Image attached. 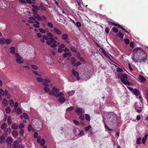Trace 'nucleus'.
I'll list each match as a JSON object with an SVG mask.
<instances>
[{
  "mask_svg": "<svg viewBox=\"0 0 148 148\" xmlns=\"http://www.w3.org/2000/svg\"><path fill=\"white\" fill-rule=\"evenodd\" d=\"M118 77L120 78L121 82L125 85L130 86L131 83L127 80L128 78L127 75L126 73L122 74H118Z\"/></svg>",
  "mask_w": 148,
  "mask_h": 148,
  "instance_id": "obj_1",
  "label": "nucleus"
},
{
  "mask_svg": "<svg viewBox=\"0 0 148 148\" xmlns=\"http://www.w3.org/2000/svg\"><path fill=\"white\" fill-rule=\"evenodd\" d=\"M108 23L110 25H112L114 26H115L118 27L119 28H120V29H121L123 30L126 33L129 34V33L128 32V31H127L126 29L122 26H121L120 25L117 24L116 23H115L114 22H110V21H108Z\"/></svg>",
  "mask_w": 148,
  "mask_h": 148,
  "instance_id": "obj_2",
  "label": "nucleus"
},
{
  "mask_svg": "<svg viewBox=\"0 0 148 148\" xmlns=\"http://www.w3.org/2000/svg\"><path fill=\"white\" fill-rule=\"evenodd\" d=\"M15 57L16 58V61L18 63L21 64L24 62L22 58L18 53H16L15 54Z\"/></svg>",
  "mask_w": 148,
  "mask_h": 148,
  "instance_id": "obj_3",
  "label": "nucleus"
},
{
  "mask_svg": "<svg viewBox=\"0 0 148 148\" xmlns=\"http://www.w3.org/2000/svg\"><path fill=\"white\" fill-rule=\"evenodd\" d=\"M60 92V90L59 89L57 88L56 86H53L52 88V90L49 93V95H51L52 96H55V93L57 94Z\"/></svg>",
  "mask_w": 148,
  "mask_h": 148,
  "instance_id": "obj_4",
  "label": "nucleus"
},
{
  "mask_svg": "<svg viewBox=\"0 0 148 148\" xmlns=\"http://www.w3.org/2000/svg\"><path fill=\"white\" fill-rule=\"evenodd\" d=\"M142 54L140 56V59L139 60V62L140 63H141L143 62H145L147 60V54L143 52H141Z\"/></svg>",
  "mask_w": 148,
  "mask_h": 148,
  "instance_id": "obj_5",
  "label": "nucleus"
},
{
  "mask_svg": "<svg viewBox=\"0 0 148 148\" xmlns=\"http://www.w3.org/2000/svg\"><path fill=\"white\" fill-rule=\"evenodd\" d=\"M11 130L10 127L7 128L4 131V133L2 134L4 135L3 136L5 137V139L6 136L11 133Z\"/></svg>",
  "mask_w": 148,
  "mask_h": 148,
  "instance_id": "obj_6",
  "label": "nucleus"
},
{
  "mask_svg": "<svg viewBox=\"0 0 148 148\" xmlns=\"http://www.w3.org/2000/svg\"><path fill=\"white\" fill-rule=\"evenodd\" d=\"M72 73L73 75L76 77L77 80H79V77L78 73L74 69L72 70Z\"/></svg>",
  "mask_w": 148,
  "mask_h": 148,
  "instance_id": "obj_7",
  "label": "nucleus"
},
{
  "mask_svg": "<svg viewBox=\"0 0 148 148\" xmlns=\"http://www.w3.org/2000/svg\"><path fill=\"white\" fill-rule=\"evenodd\" d=\"M143 50L141 48L139 47L136 48L134 49L133 51V52L134 53H137L138 51L140 53L143 52Z\"/></svg>",
  "mask_w": 148,
  "mask_h": 148,
  "instance_id": "obj_8",
  "label": "nucleus"
},
{
  "mask_svg": "<svg viewBox=\"0 0 148 148\" xmlns=\"http://www.w3.org/2000/svg\"><path fill=\"white\" fill-rule=\"evenodd\" d=\"M29 19L30 20H28V22L30 23L33 24L34 23V22L33 21H35L36 20L34 16H31L29 17Z\"/></svg>",
  "mask_w": 148,
  "mask_h": 148,
  "instance_id": "obj_9",
  "label": "nucleus"
},
{
  "mask_svg": "<svg viewBox=\"0 0 148 148\" xmlns=\"http://www.w3.org/2000/svg\"><path fill=\"white\" fill-rule=\"evenodd\" d=\"M133 93L134 95L137 96L140 94V92L138 90L135 88L133 90Z\"/></svg>",
  "mask_w": 148,
  "mask_h": 148,
  "instance_id": "obj_10",
  "label": "nucleus"
},
{
  "mask_svg": "<svg viewBox=\"0 0 148 148\" xmlns=\"http://www.w3.org/2000/svg\"><path fill=\"white\" fill-rule=\"evenodd\" d=\"M3 134H2L1 136H0V143L3 144L4 143L5 140V137L3 136Z\"/></svg>",
  "mask_w": 148,
  "mask_h": 148,
  "instance_id": "obj_11",
  "label": "nucleus"
},
{
  "mask_svg": "<svg viewBox=\"0 0 148 148\" xmlns=\"http://www.w3.org/2000/svg\"><path fill=\"white\" fill-rule=\"evenodd\" d=\"M5 140L6 142L8 143H9V142L12 143L13 142V138L11 137H8Z\"/></svg>",
  "mask_w": 148,
  "mask_h": 148,
  "instance_id": "obj_12",
  "label": "nucleus"
},
{
  "mask_svg": "<svg viewBox=\"0 0 148 148\" xmlns=\"http://www.w3.org/2000/svg\"><path fill=\"white\" fill-rule=\"evenodd\" d=\"M66 101V99L63 97L61 96L59 98V101L61 103H63Z\"/></svg>",
  "mask_w": 148,
  "mask_h": 148,
  "instance_id": "obj_13",
  "label": "nucleus"
},
{
  "mask_svg": "<svg viewBox=\"0 0 148 148\" xmlns=\"http://www.w3.org/2000/svg\"><path fill=\"white\" fill-rule=\"evenodd\" d=\"M54 30L55 33L57 34L60 35L62 34L61 31L56 28H54Z\"/></svg>",
  "mask_w": 148,
  "mask_h": 148,
  "instance_id": "obj_14",
  "label": "nucleus"
},
{
  "mask_svg": "<svg viewBox=\"0 0 148 148\" xmlns=\"http://www.w3.org/2000/svg\"><path fill=\"white\" fill-rule=\"evenodd\" d=\"M9 49L10 50V52L13 54H15L16 53H15V48L14 47H10Z\"/></svg>",
  "mask_w": 148,
  "mask_h": 148,
  "instance_id": "obj_15",
  "label": "nucleus"
},
{
  "mask_svg": "<svg viewBox=\"0 0 148 148\" xmlns=\"http://www.w3.org/2000/svg\"><path fill=\"white\" fill-rule=\"evenodd\" d=\"M101 50L103 52V53L104 55L107 58H109V56L108 54L109 53L107 52L105 50H104L102 48H100Z\"/></svg>",
  "mask_w": 148,
  "mask_h": 148,
  "instance_id": "obj_16",
  "label": "nucleus"
},
{
  "mask_svg": "<svg viewBox=\"0 0 148 148\" xmlns=\"http://www.w3.org/2000/svg\"><path fill=\"white\" fill-rule=\"evenodd\" d=\"M12 135L14 137H17L18 135V132L17 131H13L12 132Z\"/></svg>",
  "mask_w": 148,
  "mask_h": 148,
  "instance_id": "obj_17",
  "label": "nucleus"
},
{
  "mask_svg": "<svg viewBox=\"0 0 148 148\" xmlns=\"http://www.w3.org/2000/svg\"><path fill=\"white\" fill-rule=\"evenodd\" d=\"M7 125L6 123H3L1 126V129L2 130H4L7 127Z\"/></svg>",
  "mask_w": 148,
  "mask_h": 148,
  "instance_id": "obj_18",
  "label": "nucleus"
},
{
  "mask_svg": "<svg viewBox=\"0 0 148 148\" xmlns=\"http://www.w3.org/2000/svg\"><path fill=\"white\" fill-rule=\"evenodd\" d=\"M23 117L25 119H27L28 118V116L27 113H23V114L21 115L20 118L21 119H22Z\"/></svg>",
  "mask_w": 148,
  "mask_h": 148,
  "instance_id": "obj_19",
  "label": "nucleus"
},
{
  "mask_svg": "<svg viewBox=\"0 0 148 148\" xmlns=\"http://www.w3.org/2000/svg\"><path fill=\"white\" fill-rule=\"evenodd\" d=\"M34 16L35 18L36 19H37L38 21H40L42 20V17L38 14L36 15H34Z\"/></svg>",
  "mask_w": 148,
  "mask_h": 148,
  "instance_id": "obj_20",
  "label": "nucleus"
},
{
  "mask_svg": "<svg viewBox=\"0 0 148 148\" xmlns=\"http://www.w3.org/2000/svg\"><path fill=\"white\" fill-rule=\"evenodd\" d=\"M18 142L17 140H15L13 143V147L14 148H18Z\"/></svg>",
  "mask_w": 148,
  "mask_h": 148,
  "instance_id": "obj_21",
  "label": "nucleus"
},
{
  "mask_svg": "<svg viewBox=\"0 0 148 148\" xmlns=\"http://www.w3.org/2000/svg\"><path fill=\"white\" fill-rule=\"evenodd\" d=\"M68 38V35L66 34H63L62 36V38L64 40H66Z\"/></svg>",
  "mask_w": 148,
  "mask_h": 148,
  "instance_id": "obj_22",
  "label": "nucleus"
},
{
  "mask_svg": "<svg viewBox=\"0 0 148 148\" xmlns=\"http://www.w3.org/2000/svg\"><path fill=\"white\" fill-rule=\"evenodd\" d=\"M45 143V141L44 138L42 139L41 141L39 143V144H40V145L42 147L44 146Z\"/></svg>",
  "mask_w": 148,
  "mask_h": 148,
  "instance_id": "obj_23",
  "label": "nucleus"
},
{
  "mask_svg": "<svg viewBox=\"0 0 148 148\" xmlns=\"http://www.w3.org/2000/svg\"><path fill=\"white\" fill-rule=\"evenodd\" d=\"M2 103L4 106H6L8 104V101L6 99H4L2 101Z\"/></svg>",
  "mask_w": 148,
  "mask_h": 148,
  "instance_id": "obj_24",
  "label": "nucleus"
},
{
  "mask_svg": "<svg viewBox=\"0 0 148 148\" xmlns=\"http://www.w3.org/2000/svg\"><path fill=\"white\" fill-rule=\"evenodd\" d=\"M71 55L70 52H65L62 55V57L64 58H66L68 56Z\"/></svg>",
  "mask_w": 148,
  "mask_h": 148,
  "instance_id": "obj_25",
  "label": "nucleus"
},
{
  "mask_svg": "<svg viewBox=\"0 0 148 148\" xmlns=\"http://www.w3.org/2000/svg\"><path fill=\"white\" fill-rule=\"evenodd\" d=\"M139 80L142 82H144L146 81V79L141 75H139Z\"/></svg>",
  "mask_w": 148,
  "mask_h": 148,
  "instance_id": "obj_26",
  "label": "nucleus"
},
{
  "mask_svg": "<svg viewBox=\"0 0 148 148\" xmlns=\"http://www.w3.org/2000/svg\"><path fill=\"white\" fill-rule=\"evenodd\" d=\"M18 126L16 123H14L12 124V128L14 130H16L17 129Z\"/></svg>",
  "mask_w": 148,
  "mask_h": 148,
  "instance_id": "obj_27",
  "label": "nucleus"
},
{
  "mask_svg": "<svg viewBox=\"0 0 148 148\" xmlns=\"http://www.w3.org/2000/svg\"><path fill=\"white\" fill-rule=\"evenodd\" d=\"M75 112L77 113V114H81L82 113V111L81 110L77 108L75 110Z\"/></svg>",
  "mask_w": 148,
  "mask_h": 148,
  "instance_id": "obj_28",
  "label": "nucleus"
},
{
  "mask_svg": "<svg viewBox=\"0 0 148 148\" xmlns=\"http://www.w3.org/2000/svg\"><path fill=\"white\" fill-rule=\"evenodd\" d=\"M48 40H49L50 41L52 42V43L53 42L57 43V41L55 40V38L53 37H49Z\"/></svg>",
  "mask_w": 148,
  "mask_h": 148,
  "instance_id": "obj_29",
  "label": "nucleus"
},
{
  "mask_svg": "<svg viewBox=\"0 0 148 148\" xmlns=\"http://www.w3.org/2000/svg\"><path fill=\"white\" fill-rule=\"evenodd\" d=\"M117 35L119 38H121V39L123 38L124 35L121 32H118Z\"/></svg>",
  "mask_w": 148,
  "mask_h": 148,
  "instance_id": "obj_30",
  "label": "nucleus"
},
{
  "mask_svg": "<svg viewBox=\"0 0 148 148\" xmlns=\"http://www.w3.org/2000/svg\"><path fill=\"white\" fill-rule=\"evenodd\" d=\"M8 124L9 125H10L12 123V120L11 119V117L10 116H8L7 120Z\"/></svg>",
  "mask_w": 148,
  "mask_h": 148,
  "instance_id": "obj_31",
  "label": "nucleus"
},
{
  "mask_svg": "<svg viewBox=\"0 0 148 148\" xmlns=\"http://www.w3.org/2000/svg\"><path fill=\"white\" fill-rule=\"evenodd\" d=\"M44 89L45 91V92L46 93H47L48 92H50L51 90H49V88L47 87H45L44 88Z\"/></svg>",
  "mask_w": 148,
  "mask_h": 148,
  "instance_id": "obj_32",
  "label": "nucleus"
},
{
  "mask_svg": "<svg viewBox=\"0 0 148 148\" xmlns=\"http://www.w3.org/2000/svg\"><path fill=\"white\" fill-rule=\"evenodd\" d=\"M6 112L7 114H9L10 112V108L9 107H7L5 109Z\"/></svg>",
  "mask_w": 148,
  "mask_h": 148,
  "instance_id": "obj_33",
  "label": "nucleus"
},
{
  "mask_svg": "<svg viewBox=\"0 0 148 148\" xmlns=\"http://www.w3.org/2000/svg\"><path fill=\"white\" fill-rule=\"evenodd\" d=\"M16 113L18 114H21L22 112V110L20 107H18L16 110Z\"/></svg>",
  "mask_w": 148,
  "mask_h": 148,
  "instance_id": "obj_34",
  "label": "nucleus"
},
{
  "mask_svg": "<svg viewBox=\"0 0 148 148\" xmlns=\"http://www.w3.org/2000/svg\"><path fill=\"white\" fill-rule=\"evenodd\" d=\"M44 81H45V82L47 83H49L51 82L50 79L47 77H45L44 79H43Z\"/></svg>",
  "mask_w": 148,
  "mask_h": 148,
  "instance_id": "obj_35",
  "label": "nucleus"
},
{
  "mask_svg": "<svg viewBox=\"0 0 148 148\" xmlns=\"http://www.w3.org/2000/svg\"><path fill=\"white\" fill-rule=\"evenodd\" d=\"M75 93V91L74 90H72L70 92H67V94L68 95H69L70 96H72Z\"/></svg>",
  "mask_w": 148,
  "mask_h": 148,
  "instance_id": "obj_36",
  "label": "nucleus"
},
{
  "mask_svg": "<svg viewBox=\"0 0 148 148\" xmlns=\"http://www.w3.org/2000/svg\"><path fill=\"white\" fill-rule=\"evenodd\" d=\"M32 7L33 8L32 9H34V10H38L39 9V8L36 5H32Z\"/></svg>",
  "mask_w": 148,
  "mask_h": 148,
  "instance_id": "obj_37",
  "label": "nucleus"
},
{
  "mask_svg": "<svg viewBox=\"0 0 148 148\" xmlns=\"http://www.w3.org/2000/svg\"><path fill=\"white\" fill-rule=\"evenodd\" d=\"M32 11L33 12V16L34 15H36L38 14V12H37L38 10H34V9H32Z\"/></svg>",
  "mask_w": 148,
  "mask_h": 148,
  "instance_id": "obj_38",
  "label": "nucleus"
},
{
  "mask_svg": "<svg viewBox=\"0 0 148 148\" xmlns=\"http://www.w3.org/2000/svg\"><path fill=\"white\" fill-rule=\"evenodd\" d=\"M74 108L73 106H71L67 108L66 109V111H71L73 110L74 109Z\"/></svg>",
  "mask_w": 148,
  "mask_h": 148,
  "instance_id": "obj_39",
  "label": "nucleus"
},
{
  "mask_svg": "<svg viewBox=\"0 0 148 148\" xmlns=\"http://www.w3.org/2000/svg\"><path fill=\"white\" fill-rule=\"evenodd\" d=\"M5 42L6 44L8 45L12 42V40L10 39H8L5 40Z\"/></svg>",
  "mask_w": 148,
  "mask_h": 148,
  "instance_id": "obj_40",
  "label": "nucleus"
},
{
  "mask_svg": "<svg viewBox=\"0 0 148 148\" xmlns=\"http://www.w3.org/2000/svg\"><path fill=\"white\" fill-rule=\"evenodd\" d=\"M14 105V103L13 101L11 99L10 101V105L12 107H13Z\"/></svg>",
  "mask_w": 148,
  "mask_h": 148,
  "instance_id": "obj_41",
  "label": "nucleus"
},
{
  "mask_svg": "<svg viewBox=\"0 0 148 148\" xmlns=\"http://www.w3.org/2000/svg\"><path fill=\"white\" fill-rule=\"evenodd\" d=\"M71 61L72 64H74L76 62V60L74 57H72L71 59Z\"/></svg>",
  "mask_w": 148,
  "mask_h": 148,
  "instance_id": "obj_42",
  "label": "nucleus"
},
{
  "mask_svg": "<svg viewBox=\"0 0 148 148\" xmlns=\"http://www.w3.org/2000/svg\"><path fill=\"white\" fill-rule=\"evenodd\" d=\"M24 132H25L24 130H23V129H21V130H20L19 131V134H20V135L21 136H23V134L24 133Z\"/></svg>",
  "mask_w": 148,
  "mask_h": 148,
  "instance_id": "obj_43",
  "label": "nucleus"
},
{
  "mask_svg": "<svg viewBox=\"0 0 148 148\" xmlns=\"http://www.w3.org/2000/svg\"><path fill=\"white\" fill-rule=\"evenodd\" d=\"M0 94L2 96H3L5 95V92L1 89H0Z\"/></svg>",
  "mask_w": 148,
  "mask_h": 148,
  "instance_id": "obj_44",
  "label": "nucleus"
},
{
  "mask_svg": "<svg viewBox=\"0 0 148 148\" xmlns=\"http://www.w3.org/2000/svg\"><path fill=\"white\" fill-rule=\"evenodd\" d=\"M85 119H86V120L87 121H90V118L89 115L87 114H86Z\"/></svg>",
  "mask_w": 148,
  "mask_h": 148,
  "instance_id": "obj_45",
  "label": "nucleus"
},
{
  "mask_svg": "<svg viewBox=\"0 0 148 148\" xmlns=\"http://www.w3.org/2000/svg\"><path fill=\"white\" fill-rule=\"evenodd\" d=\"M112 30L115 33H117L118 32V29L115 27H113L112 29Z\"/></svg>",
  "mask_w": 148,
  "mask_h": 148,
  "instance_id": "obj_46",
  "label": "nucleus"
},
{
  "mask_svg": "<svg viewBox=\"0 0 148 148\" xmlns=\"http://www.w3.org/2000/svg\"><path fill=\"white\" fill-rule=\"evenodd\" d=\"M56 43L53 42L52 43L50 46L52 48H55L57 46V45L56 44Z\"/></svg>",
  "mask_w": 148,
  "mask_h": 148,
  "instance_id": "obj_47",
  "label": "nucleus"
},
{
  "mask_svg": "<svg viewBox=\"0 0 148 148\" xmlns=\"http://www.w3.org/2000/svg\"><path fill=\"white\" fill-rule=\"evenodd\" d=\"M141 138H137L136 141V143L137 144L139 145L141 144Z\"/></svg>",
  "mask_w": 148,
  "mask_h": 148,
  "instance_id": "obj_48",
  "label": "nucleus"
},
{
  "mask_svg": "<svg viewBox=\"0 0 148 148\" xmlns=\"http://www.w3.org/2000/svg\"><path fill=\"white\" fill-rule=\"evenodd\" d=\"M25 126L24 124L23 123H21L20 124L19 126V128L20 129H21L24 127Z\"/></svg>",
  "mask_w": 148,
  "mask_h": 148,
  "instance_id": "obj_49",
  "label": "nucleus"
},
{
  "mask_svg": "<svg viewBox=\"0 0 148 148\" xmlns=\"http://www.w3.org/2000/svg\"><path fill=\"white\" fill-rule=\"evenodd\" d=\"M70 49L72 51L76 53L77 52V50L75 47H71Z\"/></svg>",
  "mask_w": 148,
  "mask_h": 148,
  "instance_id": "obj_50",
  "label": "nucleus"
},
{
  "mask_svg": "<svg viewBox=\"0 0 148 148\" xmlns=\"http://www.w3.org/2000/svg\"><path fill=\"white\" fill-rule=\"evenodd\" d=\"M36 80L37 81L39 82H42L44 81V80L43 79L40 78L39 77H37L36 78Z\"/></svg>",
  "mask_w": 148,
  "mask_h": 148,
  "instance_id": "obj_51",
  "label": "nucleus"
},
{
  "mask_svg": "<svg viewBox=\"0 0 148 148\" xmlns=\"http://www.w3.org/2000/svg\"><path fill=\"white\" fill-rule=\"evenodd\" d=\"M5 95L8 98V96H10V94L8 92V91L7 90H5Z\"/></svg>",
  "mask_w": 148,
  "mask_h": 148,
  "instance_id": "obj_52",
  "label": "nucleus"
},
{
  "mask_svg": "<svg viewBox=\"0 0 148 148\" xmlns=\"http://www.w3.org/2000/svg\"><path fill=\"white\" fill-rule=\"evenodd\" d=\"M63 95V93L62 92H61L58 95H55V96L56 97H58Z\"/></svg>",
  "mask_w": 148,
  "mask_h": 148,
  "instance_id": "obj_53",
  "label": "nucleus"
},
{
  "mask_svg": "<svg viewBox=\"0 0 148 148\" xmlns=\"http://www.w3.org/2000/svg\"><path fill=\"white\" fill-rule=\"evenodd\" d=\"M130 46L132 48H134L135 47L134 43L133 42H131L130 44Z\"/></svg>",
  "mask_w": 148,
  "mask_h": 148,
  "instance_id": "obj_54",
  "label": "nucleus"
},
{
  "mask_svg": "<svg viewBox=\"0 0 148 148\" xmlns=\"http://www.w3.org/2000/svg\"><path fill=\"white\" fill-rule=\"evenodd\" d=\"M42 38L47 40H48L49 38L45 35H43Z\"/></svg>",
  "mask_w": 148,
  "mask_h": 148,
  "instance_id": "obj_55",
  "label": "nucleus"
},
{
  "mask_svg": "<svg viewBox=\"0 0 148 148\" xmlns=\"http://www.w3.org/2000/svg\"><path fill=\"white\" fill-rule=\"evenodd\" d=\"M5 43L4 39V38H0V44H3Z\"/></svg>",
  "mask_w": 148,
  "mask_h": 148,
  "instance_id": "obj_56",
  "label": "nucleus"
},
{
  "mask_svg": "<svg viewBox=\"0 0 148 148\" xmlns=\"http://www.w3.org/2000/svg\"><path fill=\"white\" fill-rule=\"evenodd\" d=\"M116 71L118 72H120V73H121L123 71V69H122L119 67H117V68Z\"/></svg>",
  "mask_w": 148,
  "mask_h": 148,
  "instance_id": "obj_57",
  "label": "nucleus"
},
{
  "mask_svg": "<svg viewBox=\"0 0 148 148\" xmlns=\"http://www.w3.org/2000/svg\"><path fill=\"white\" fill-rule=\"evenodd\" d=\"M124 41L125 43L127 45L129 44L130 43L129 40L127 38L124 39Z\"/></svg>",
  "mask_w": 148,
  "mask_h": 148,
  "instance_id": "obj_58",
  "label": "nucleus"
},
{
  "mask_svg": "<svg viewBox=\"0 0 148 148\" xmlns=\"http://www.w3.org/2000/svg\"><path fill=\"white\" fill-rule=\"evenodd\" d=\"M41 139V136H38L37 137V141L38 144H39V142L41 141L40 140Z\"/></svg>",
  "mask_w": 148,
  "mask_h": 148,
  "instance_id": "obj_59",
  "label": "nucleus"
},
{
  "mask_svg": "<svg viewBox=\"0 0 148 148\" xmlns=\"http://www.w3.org/2000/svg\"><path fill=\"white\" fill-rule=\"evenodd\" d=\"M73 131L74 132L75 134V135H77L76 132H79V129L77 128H74L73 130Z\"/></svg>",
  "mask_w": 148,
  "mask_h": 148,
  "instance_id": "obj_60",
  "label": "nucleus"
},
{
  "mask_svg": "<svg viewBox=\"0 0 148 148\" xmlns=\"http://www.w3.org/2000/svg\"><path fill=\"white\" fill-rule=\"evenodd\" d=\"M39 31L41 33L43 34H45L46 32L42 28L39 29Z\"/></svg>",
  "mask_w": 148,
  "mask_h": 148,
  "instance_id": "obj_61",
  "label": "nucleus"
},
{
  "mask_svg": "<svg viewBox=\"0 0 148 148\" xmlns=\"http://www.w3.org/2000/svg\"><path fill=\"white\" fill-rule=\"evenodd\" d=\"M47 35L48 37L49 36V37H51V38L53 37L54 36V35H53L50 32L48 33L47 34Z\"/></svg>",
  "mask_w": 148,
  "mask_h": 148,
  "instance_id": "obj_62",
  "label": "nucleus"
},
{
  "mask_svg": "<svg viewBox=\"0 0 148 148\" xmlns=\"http://www.w3.org/2000/svg\"><path fill=\"white\" fill-rule=\"evenodd\" d=\"M79 119L81 121H83L84 119V116L83 115H80L79 117Z\"/></svg>",
  "mask_w": 148,
  "mask_h": 148,
  "instance_id": "obj_63",
  "label": "nucleus"
},
{
  "mask_svg": "<svg viewBox=\"0 0 148 148\" xmlns=\"http://www.w3.org/2000/svg\"><path fill=\"white\" fill-rule=\"evenodd\" d=\"M91 127V126L90 125L86 127L84 129V130L86 131H87L90 129V128Z\"/></svg>",
  "mask_w": 148,
  "mask_h": 148,
  "instance_id": "obj_64",
  "label": "nucleus"
}]
</instances>
